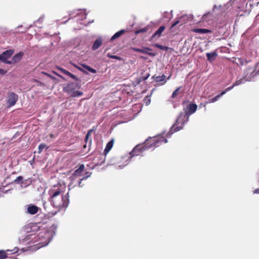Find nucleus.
Masks as SVG:
<instances>
[{
	"instance_id": "13",
	"label": "nucleus",
	"mask_w": 259,
	"mask_h": 259,
	"mask_svg": "<svg viewBox=\"0 0 259 259\" xmlns=\"http://www.w3.org/2000/svg\"><path fill=\"white\" fill-rule=\"evenodd\" d=\"M103 39L101 37H99L97 38L94 41L92 47V50L93 51H95L99 49L102 45Z\"/></svg>"
},
{
	"instance_id": "27",
	"label": "nucleus",
	"mask_w": 259,
	"mask_h": 259,
	"mask_svg": "<svg viewBox=\"0 0 259 259\" xmlns=\"http://www.w3.org/2000/svg\"><path fill=\"white\" fill-rule=\"evenodd\" d=\"M87 174H89V175H87V176L83 177L82 179H80L79 180V181L78 182V186H79V187H82V186L81 185V181L83 180L86 179L90 177L91 174L89 173V172H88Z\"/></svg>"
},
{
	"instance_id": "47",
	"label": "nucleus",
	"mask_w": 259,
	"mask_h": 259,
	"mask_svg": "<svg viewBox=\"0 0 259 259\" xmlns=\"http://www.w3.org/2000/svg\"><path fill=\"white\" fill-rule=\"evenodd\" d=\"M72 14H73L72 13H69V15L70 16V15H71Z\"/></svg>"
},
{
	"instance_id": "42",
	"label": "nucleus",
	"mask_w": 259,
	"mask_h": 259,
	"mask_svg": "<svg viewBox=\"0 0 259 259\" xmlns=\"http://www.w3.org/2000/svg\"><path fill=\"white\" fill-rule=\"evenodd\" d=\"M253 193L255 194H259V188L256 189L254 190Z\"/></svg>"
},
{
	"instance_id": "14",
	"label": "nucleus",
	"mask_w": 259,
	"mask_h": 259,
	"mask_svg": "<svg viewBox=\"0 0 259 259\" xmlns=\"http://www.w3.org/2000/svg\"><path fill=\"white\" fill-rule=\"evenodd\" d=\"M78 69L82 71H85V70H87L92 73H96V70L90 66L85 65V64H81L80 67H77Z\"/></svg>"
},
{
	"instance_id": "46",
	"label": "nucleus",
	"mask_w": 259,
	"mask_h": 259,
	"mask_svg": "<svg viewBox=\"0 0 259 259\" xmlns=\"http://www.w3.org/2000/svg\"><path fill=\"white\" fill-rule=\"evenodd\" d=\"M162 49H163V50L164 49H167V48H166V47H162Z\"/></svg>"
},
{
	"instance_id": "30",
	"label": "nucleus",
	"mask_w": 259,
	"mask_h": 259,
	"mask_svg": "<svg viewBox=\"0 0 259 259\" xmlns=\"http://www.w3.org/2000/svg\"><path fill=\"white\" fill-rule=\"evenodd\" d=\"M235 86L236 85H234V83L232 86L227 88L224 91L222 92V93H224V94H225L227 92L233 89Z\"/></svg>"
},
{
	"instance_id": "34",
	"label": "nucleus",
	"mask_w": 259,
	"mask_h": 259,
	"mask_svg": "<svg viewBox=\"0 0 259 259\" xmlns=\"http://www.w3.org/2000/svg\"><path fill=\"white\" fill-rule=\"evenodd\" d=\"M93 130H90L88 131L86 136H85V140L87 141L88 140V139L89 138V137L90 136L91 133L93 132Z\"/></svg>"
},
{
	"instance_id": "44",
	"label": "nucleus",
	"mask_w": 259,
	"mask_h": 259,
	"mask_svg": "<svg viewBox=\"0 0 259 259\" xmlns=\"http://www.w3.org/2000/svg\"><path fill=\"white\" fill-rule=\"evenodd\" d=\"M156 46L158 48H160V49H162V45H156Z\"/></svg>"
},
{
	"instance_id": "8",
	"label": "nucleus",
	"mask_w": 259,
	"mask_h": 259,
	"mask_svg": "<svg viewBox=\"0 0 259 259\" xmlns=\"http://www.w3.org/2000/svg\"><path fill=\"white\" fill-rule=\"evenodd\" d=\"M13 53L14 51L12 50H8L5 51L1 55H0V60L5 63L11 64V61L8 60V59L13 54Z\"/></svg>"
},
{
	"instance_id": "3",
	"label": "nucleus",
	"mask_w": 259,
	"mask_h": 259,
	"mask_svg": "<svg viewBox=\"0 0 259 259\" xmlns=\"http://www.w3.org/2000/svg\"><path fill=\"white\" fill-rule=\"evenodd\" d=\"M56 227L52 226L48 230H44L39 232L37 236L40 240V246L38 247H44L48 245L52 238L55 234Z\"/></svg>"
},
{
	"instance_id": "1",
	"label": "nucleus",
	"mask_w": 259,
	"mask_h": 259,
	"mask_svg": "<svg viewBox=\"0 0 259 259\" xmlns=\"http://www.w3.org/2000/svg\"><path fill=\"white\" fill-rule=\"evenodd\" d=\"M65 188L54 186L49 191L51 204L59 209L66 208L69 203L68 192L64 193Z\"/></svg>"
},
{
	"instance_id": "31",
	"label": "nucleus",
	"mask_w": 259,
	"mask_h": 259,
	"mask_svg": "<svg viewBox=\"0 0 259 259\" xmlns=\"http://www.w3.org/2000/svg\"><path fill=\"white\" fill-rule=\"evenodd\" d=\"M180 88H178L173 92V93L172 94V97L173 98H175L178 95V92H179V91L180 90Z\"/></svg>"
},
{
	"instance_id": "32",
	"label": "nucleus",
	"mask_w": 259,
	"mask_h": 259,
	"mask_svg": "<svg viewBox=\"0 0 259 259\" xmlns=\"http://www.w3.org/2000/svg\"><path fill=\"white\" fill-rule=\"evenodd\" d=\"M144 101L146 105H148L150 103V99H149L148 97H146L144 98Z\"/></svg>"
},
{
	"instance_id": "25",
	"label": "nucleus",
	"mask_w": 259,
	"mask_h": 259,
	"mask_svg": "<svg viewBox=\"0 0 259 259\" xmlns=\"http://www.w3.org/2000/svg\"><path fill=\"white\" fill-rule=\"evenodd\" d=\"M82 95V93L80 91H74L72 92V93L70 95L71 96L76 97H80Z\"/></svg>"
},
{
	"instance_id": "9",
	"label": "nucleus",
	"mask_w": 259,
	"mask_h": 259,
	"mask_svg": "<svg viewBox=\"0 0 259 259\" xmlns=\"http://www.w3.org/2000/svg\"><path fill=\"white\" fill-rule=\"evenodd\" d=\"M18 95L14 93H9L8 95L7 105L8 107L14 106L18 100Z\"/></svg>"
},
{
	"instance_id": "16",
	"label": "nucleus",
	"mask_w": 259,
	"mask_h": 259,
	"mask_svg": "<svg viewBox=\"0 0 259 259\" xmlns=\"http://www.w3.org/2000/svg\"><path fill=\"white\" fill-rule=\"evenodd\" d=\"M206 55L207 60L209 61V62H212L215 59L216 57L218 55V54L216 52L214 51L211 53H207L206 54Z\"/></svg>"
},
{
	"instance_id": "24",
	"label": "nucleus",
	"mask_w": 259,
	"mask_h": 259,
	"mask_svg": "<svg viewBox=\"0 0 259 259\" xmlns=\"http://www.w3.org/2000/svg\"><path fill=\"white\" fill-rule=\"evenodd\" d=\"M23 178L22 176H19L14 181V183L22 185L23 184Z\"/></svg>"
},
{
	"instance_id": "49",
	"label": "nucleus",
	"mask_w": 259,
	"mask_h": 259,
	"mask_svg": "<svg viewBox=\"0 0 259 259\" xmlns=\"http://www.w3.org/2000/svg\"><path fill=\"white\" fill-rule=\"evenodd\" d=\"M69 188L71 187V184L69 185Z\"/></svg>"
},
{
	"instance_id": "37",
	"label": "nucleus",
	"mask_w": 259,
	"mask_h": 259,
	"mask_svg": "<svg viewBox=\"0 0 259 259\" xmlns=\"http://www.w3.org/2000/svg\"><path fill=\"white\" fill-rule=\"evenodd\" d=\"M68 76H69L70 77H71L73 79H75V80L77 79L76 77L74 74H73L71 73H70V74H69Z\"/></svg>"
},
{
	"instance_id": "12",
	"label": "nucleus",
	"mask_w": 259,
	"mask_h": 259,
	"mask_svg": "<svg viewBox=\"0 0 259 259\" xmlns=\"http://www.w3.org/2000/svg\"><path fill=\"white\" fill-rule=\"evenodd\" d=\"M84 166L83 164H81L79 166V168L78 169H77L73 173V174L70 177V179L71 180V181H74V180L77 178V177H80V175H81V172L83 171V170L84 169Z\"/></svg>"
},
{
	"instance_id": "36",
	"label": "nucleus",
	"mask_w": 259,
	"mask_h": 259,
	"mask_svg": "<svg viewBox=\"0 0 259 259\" xmlns=\"http://www.w3.org/2000/svg\"><path fill=\"white\" fill-rule=\"evenodd\" d=\"M253 68V67H248L246 68V69L245 70H244V71H246V73H247V74H248V76L250 75V71L248 70V68Z\"/></svg>"
},
{
	"instance_id": "18",
	"label": "nucleus",
	"mask_w": 259,
	"mask_h": 259,
	"mask_svg": "<svg viewBox=\"0 0 259 259\" xmlns=\"http://www.w3.org/2000/svg\"><path fill=\"white\" fill-rule=\"evenodd\" d=\"M172 18V14L170 13L165 12L164 14H163V21L167 22H168Z\"/></svg>"
},
{
	"instance_id": "11",
	"label": "nucleus",
	"mask_w": 259,
	"mask_h": 259,
	"mask_svg": "<svg viewBox=\"0 0 259 259\" xmlns=\"http://www.w3.org/2000/svg\"><path fill=\"white\" fill-rule=\"evenodd\" d=\"M18 248L17 247H15L12 250L7 249L6 250H0V259H5L7 257V252H12V253H16L18 252Z\"/></svg>"
},
{
	"instance_id": "43",
	"label": "nucleus",
	"mask_w": 259,
	"mask_h": 259,
	"mask_svg": "<svg viewBox=\"0 0 259 259\" xmlns=\"http://www.w3.org/2000/svg\"><path fill=\"white\" fill-rule=\"evenodd\" d=\"M221 7V6H220L218 7L217 5H214L213 6V11H214L215 9H219Z\"/></svg>"
},
{
	"instance_id": "26",
	"label": "nucleus",
	"mask_w": 259,
	"mask_h": 259,
	"mask_svg": "<svg viewBox=\"0 0 259 259\" xmlns=\"http://www.w3.org/2000/svg\"><path fill=\"white\" fill-rule=\"evenodd\" d=\"M107 56L109 58L114 59H116V60H120V61L121 60V57L117 56L111 55L109 53L107 54Z\"/></svg>"
},
{
	"instance_id": "45",
	"label": "nucleus",
	"mask_w": 259,
	"mask_h": 259,
	"mask_svg": "<svg viewBox=\"0 0 259 259\" xmlns=\"http://www.w3.org/2000/svg\"><path fill=\"white\" fill-rule=\"evenodd\" d=\"M163 142H164V143H167V140L166 139H163Z\"/></svg>"
},
{
	"instance_id": "23",
	"label": "nucleus",
	"mask_w": 259,
	"mask_h": 259,
	"mask_svg": "<svg viewBox=\"0 0 259 259\" xmlns=\"http://www.w3.org/2000/svg\"><path fill=\"white\" fill-rule=\"evenodd\" d=\"M162 33V26H160L158 29L152 35V38H154L156 37H159L161 33Z\"/></svg>"
},
{
	"instance_id": "40",
	"label": "nucleus",
	"mask_w": 259,
	"mask_h": 259,
	"mask_svg": "<svg viewBox=\"0 0 259 259\" xmlns=\"http://www.w3.org/2000/svg\"><path fill=\"white\" fill-rule=\"evenodd\" d=\"M209 14V13H207V14H204V15L202 16V19H203V20H205V19H206V17H207V15H208Z\"/></svg>"
},
{
	"instance_id": "29",
	"label": "nucleus",
	"mask_w": 259,
	"mask_h": 259,
	"mask_svg": "<svg viewBox=\"0 0 259 259\" xmlns=\"http://www.w3.org/2000/svg\"><path fill=\"white\" fill-rule=\"evenodd\" d=\"M147 30H148V29L146 27H145V28H144L136 30L135 31V33L136 34H138L140 33L145 32L147 31Z\"/></svg>"
},
{
	"instance_id": "15",
	"label": "nucleus",
	"mask_w": 259,
	"mask_h": 259,
	"mask_svg": "<svg viewBox=\"0 0 259 259\" xmlns=\"http://www.w3.org/2000/svg\"><path fill=\"white\" fill-rule=\"evenodd\" d=\"M24 55V53L23 52H19V53L15 55L13 58L12 60L11 61V64L12 63H16L19 62L22 58Z\"/></svg>"
},
{
	"instance_id": "20",
	"label": "nucleus",
	"mask_w": 259,
	"mask_h": 259,
	"mask_svg": "<svg viewBox=\"0 0 259 259\" xmlns=\"http://www.w3.org/2000/svg\"><path fill=\"white\" fill-rule=\"evenodd\" d=\"M75 84L73 83H69L65 88L66 91L71 95L74 92Z\"/></svg>"
},
{
	"instance_id": "48",
	"label": "nucleus",
	"mask_w": 259,
	"mask_h": 259,
	"mask_svg": "<svg viewBox=\"0 0 259 259\" xmlns=\"http://www.w3.org/2000/svg\"><path fill=\"white\" fill-rule=\"evenodd\" d=\"M164 29H165V27L164 26H163V28H162L163 31L164 30Z\"/></svg>"
},
{
	"instance_id": "22",
	"label": "nucleus",
	"mask_w": 259,
	"mask_h": 259,
	"mask_svg": "<svg viewBox=\"0 0 259 259\" xmlns=\"http://www.w3.org/2000/svg\"><path fill=\"white\" fill-rule=\"evenodd\" d=\"M224 95V93H220V94L218 95L217 96H216L214 98H212L210 99H209L208 100V102L209 103H213V102H215V101H218V99L221 97L222 96H223V95Z\"/></svg>"
},
{
	"instance_id": "21",
	"label": "nucleus",
	"mask_w": 259,
	"mask_h": 259,
	"mask_svg": "<svg viewBox=\"0 0 259 259\" xmlns=\"http://www.w3.org/2000/svg\"><path fill=\"white\" fill-rule=\"evenodd\" d=\"M125 32V30L123 29L120 30L119 31L116 32L111 38V40L113 41L114 39H116L117 38L120 36L124 32Z\"/></svg>"
},
{
	"instance_id": "6",
	"label": "nucleus",
	"mask_w": 259,
	"mask_h": 259,
	"mask_svg": "<svg viewBox=\"0 0 259 259\" xmlns=\"http://www.w3.org/2000/svg\"><path fill=\"white\" fill-rule=\"evenodd\" d=\"M142 153L140 145H137L133 150L129 153L128 155L123 156L121 157L122 160L124 161L125 164L123 165H119L118 168L119 169L123 168L125 165H126L131 159L135 156L139 155Z\"/></svg>"
},
{
	"instance_id": "19",
	"label": "nucleus",
	"mask_w": 259,
	"mask_h": 259,
	"mask_svg": "<svg viewBox=\"0 0 259 259\" xmlns=\"http://www.w3.org/2000/svg\"><path fill=\"white\" fill-rule=\"evenodd\" d=\"M193 32L200 34H205L211 32V30L204 28H196L193 30Z\"/></svg>"
},
{
	"instance_id": "50",
	"label": "nucleus",
	"mask_w": 259,
	"mask_h": 259,
	"mask_svg": "<svg viewBox=\"0 0 259 259\" xmlns=\"http://www.w3.org/2000/svg\"><path fill=\"white\" fill-rule=\"evenodd\" d=\"M86 15H87V14H85V17H84V18H85Z\"/></svg>"
},
{
	"instance_id": "17",
	"label": "nucleus",
	"mask_w": 259,
	"mask_h": 259,
	"mask_svg": "<svg viewBox=\"0 0 259 259\" xmlns=\"http://www.w3.org/2000/svg\"><path fill=\"white\" fill-rule=\"evenodd\" d=\"M114 144V140H112L110 141H109L106 145V146L104 149V153L105 155L107 154V153L109 152V151L112 149L113 147Z\"/></svg>"
},
{
	"instance_id": "7",
	"label": "nucleus",
	"mask_w": 259,
	"mask_h": 259,
	"mask_svg": "<svg viewBox=\"0 0 259 259\" xmlns=\"http://www.w3.org/2000/svg\"><path fill=\"white\" fill-rule=\"evenodd\" d=\"M248 70L250 72V75H248L246 71H244L243 74V77L242 78H237L234 82V85L236 86L244 83L246 81H250L252 78L255 75L256 73L254 72V69L252 68H249Z\"/></svg>"
},
{
	"instance_id": "39",
	"label": "nucleus",
	"mask_w": 259,
	"mask_h": 259,
	"mask_svg": "<svg viewBox=\"0 0 259 259\" xmlns=\"http://www.w3.org/2000/svg\"><path fill=\"white\" fill-rule=\"evenodd\" d=\"M149 76V75L148 74L145 77H141L140 79V80H145L147 79L148 78Z\"/></svg>"
},
{
	"instance_id": "28",
	"label": "nucleus",
	"mask_w": 259,
	"mask_h": 259,
	"mask_svg": "<svg viewBox=\"0 0 259 259\" xmlns=\"http://www.w3.org/2000/svg\"><path fill=\"white\" fill-rule=\"evenodd\" d=\"M47 147V145L45 144H40L38 146V153H40L41 152L42 150Z\"/></svg>"
},
{
	"instance_id": "4",
	"label": "nucleus",
	"mask_w": 259,
	"mask_h": 259,
	"mask_svg": "<svg viewBox=\"0 0 259 259\" xmlns=\"http://www.w3.org/2000/svg\"><path fill=\"white\" fill-rule=\"evenodd\" d=\"M161 139L162 137L160 135L149 137L143 144H139L142 153L146 150H153L156 147L159 146V144L161 142Z\"/></svg>"
},
{
	"instance_id": "2",
	"label": "nucleus",
	"mask_w": 259,
	"mask_h": 259,
	"mask_svg": "<svg viewBox=\"0 0 259 259\" xmlns=\"http://www.w3.org/2000/svg\"><path fill=\"white\" fill-rule=\"evenodd\" d=\"M197 108L195 104H189L184 109L185 113H181L178 117L175 123L170 128L166 135V138L170 137L171 135L176 132L179 131L183 128L184 124L186 123L189 118V116L194 113Z\"/></svg>"
},
{
	"instance_id": "5",
	"label": "nucleus",
	"mask_w": 259,
	"mask_h": 259,
	"mask_svg": "<svg viewBox=\"0 0 259 259\" xmlns=\"http://www.w3.org/2000/svg\"><path fill=\"white\" fill-rule=\"evenodd\" d=\"M161 139L162 137L160 135L149 137L143 144H139L142 153L146 150H153L156 147L159 146V144L161 142Z\"/></svg>"
},
{
	"instance_id": "10",
	"label": "nucleus",
	"mask_w": 259,
	"mask_h": 259,
	"mask_svg": "<svg viewBox=\"0 0 259 259\" xmlns=\"http://www.w3.org/2000/svg\"><path fill=\"white\" fill-rule=\"evenodd\" d=\"M26 213L30 215H34L36 214L38 210H39V208L37 206L32 204H29L26 206Z\"/></svg>"
},
{
	"instance_id": "33",
	"label": "nucleus",
	"mask_w": 259,
	"mask_h": 259,
	"mask_svg": "<svg viewBox=\"0 0 259 259\" xmlns=\"http://www.w3.org/2000/svg\"><path fill=\"white\" fill-rule=\"evenodd\" d=\"M61 71L64 74H66L67 75H69V74H70V72L68 71L67 70L64 69H60Z\"/></svg>"
},
{
	"instance_id": "41",
	"label": "nucleus",
	"mask_w": 259,
	"mask_h": 259,
	"mask_svg": "<svg viewBox=\"0 0 259 259\" xmlns=\"http://www.w3.org/2000/svg\"><path fill=\"white\" fill-rule=\"evenodd\" d=\"M6 73V71H5L3 69H0V74H5Z\"/></svg>"
},
{
	"instance_id": "38",
	"label": "nucleus",
	"mask_w": 259,
	"mask_h": 259,
	"mask_svg": "<svg viewBox=\"0 0 259 259\" xmlns=\"http://www.w3.org/2000/svg\"><path fill=\"white\" fill-rule=\"evenodd\" d=\"M179 23V21L177 20L176 21V22H175L172 25H171V28H172L174 27H175V26H176L177 24H178Z\"/></svg>"
},
{
	"instance_id": "35",
	"label": "nucleus",
	"mask_w": 259,
	"mask_h": 259,
	"mask_svg": "<svg viewBox=\"0 0 259 259\" xmlns=\"http://www.w3.org/2000/svg\"><path fill=\"white\" fill-rule=\"evenodd\" d=\"M162 77H163V81L165 80V79H166V80L164 81V82H165L166 81V80H168L169 79V78L170 77V75H169L167 77H166V75L163 74Z\"/></svg>"
}]
</instances>
